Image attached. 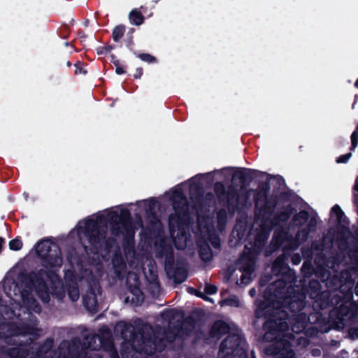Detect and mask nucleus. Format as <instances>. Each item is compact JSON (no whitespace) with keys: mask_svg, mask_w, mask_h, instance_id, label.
<instances>
[{"mask_svg":"<svg viewBox=\"0 0 358 358\" xmlns=\"http://www.w3.org/2000/svg\"><path fill=\"white\" fill-rule=\"evenodd\" d=\"M24 281L26 283L25 287L21 290L13 279L6 278L3 280L6 298L3 299L0 296V313L5 318L12 319V315H17L16 310H22L24 313L25 310L40 312L38 303L29 296L33 291L45 303L50 301V294L58 299L64 296V287L58 276L54 273L40 271L25 278Z\"/></svg>","mask_w":358,"mask_h":358,"instance_id":"nucleus-1","label":"nucleus"},{"mask_svg":"<svg viewBox=\"0 0 358 358\" xmlns=\"http://www.w3.org/2000/svg\"><path fill=\"white\" fill-rule=\"evenodd\" d=\"M107 220L111 224L112 234L117 236L122 234L130 239L134 236V230L130 221V213L127 208L117 206L106 209L97 215L80 221L76 227L79 239L87 253L98 252V248L108 247L106 241Z\"/></svg>","mask_w":358,"mask_h":358,"instance_id":"nucleus-2","label":"nucleus"},{"mask_svg":"<svg viewBox=\"0 0 358 358\" xmlns=\"http://www.w3.org/2000/svg\"><path fill=\"white\" fill-rule=\"evenodd\" d=\"M255 220L252 226V231L255 233L256 240L254 248L245 246L243 256L238 262V268L231 275L233 280H236L238 285H248L254 278L255 269V258L260 249L266 240L268 235L273 224H278L280 221H285L288 215L282 214L273 223L271 209L263 203L258 199L256 201Z\"/></svg>","mask_w":358,"mask_h":358,"instance_id":"nucleus-3","label":"nucleus"},{"mask_svg":"<svg viewBox=\"0 0 358 358\" xmlns=\"http://www.w3.org/2000/svg\"><path fill=\"white\" fill-rule=\"evenodd\" d=\"M171 201L175 215L169 217V229L176 248L183 249L187 245V236L185 229L187 227L186 220L187 199L181 186H176L165 194Z\"/></svg>","mask_w":358,"mask_h":358,"instance_id":"nucleus-4","label":"nucleus"},{"mask_svg":"<svg viewBox=\"0 0 358 358\" xmlns=\"http://www.w3.org/2000/svg\"><path fill=\"white\" fill-rule=\"evenodd\" d=\"M331 220L341 227V231L335 241L341 250H347L350 258L358 262V231L353 236L347 228L346 217L340 206L335 205L331 210Z\"/></svg>","mask_w":358,"mask_h":358,"instance_id":"nucleus-5","label":"nucleus"},{"mask_svg":"<svg viewBox=\"0 0 358 358\" xmlns=\"http://www.w3.org/2000/svg\"><path fill=\"white\" fill-rule=\"evenodd\" d=\"M41 330L34 326L27 327L26 330H22L16 322L1 323L0 324V339L11 345L18 343L20 345L27 343L28 341L36 339L40 336Z\"/></svg>","mask_w":358,"mask_h":358,"instance_id":"nucleus-6","label":"nucleus"},{"mask_svg":"<svg viewBox=\"0 0 358 358\" xmlns=\"http://www.w3.org/2000/svg\"><path fill=\"white\" fill-rule=\"evenodd\" d=\"M227 222V215L224 210L217 213L216 226L212 223V219L209 217H203L198 215V227L205 241H210L214 247L220 246V241L215 234V228L218 231L224 230Z\"/></svg>","mask_w":358,"mask_h":358,"instance_id":"nucleus-7","label":"nucleus"},{"mask_svg":"<svg viewBox=\"0 0 358 358\" xmlns=\"http://www.w3.org/2000/svg\"><path fill=\"white\" fill-rule=\"evenodd\" d=\"M242 343L243 341L239 334L229 335L221 343L219 357L227 358L232 355L233 358H246Z\"/></svg>","mask_w":358,"mask_h":358,"instance_id":"nucleus-8","label":"nucleus"},{"mask_svg":"<svg viewBox=\"0 0 358 358\" xmlns=\"http://www.w3.org/2000/svg\"><path fill=\"white\" fill-rule=\"evenodd\" d=\"M294 224L300 227L294 245L296 247L307 239L310 232L315 229L317 219L315 216H309L305 211H301L294 217Z\"/></svg>","mask_w":358,"mask_h":358,"instance_id":"nucleus-9","label":"nucleus"},{"mask_svg":"<svg viewBox=\"0 0 358 358\" xmlns=\"http://www.w3.org/2000/svg\"><path fill=\"white\" fill-rule=\"evenodd\" d=\"M76 355V358H100L98 354L91 353L83 349L78 353V348L75 343L70 345L68 342H63L61 344L57 358H74Z\"/></svg>","mask_w":358,"mask_h":358,"instance_id":"nucleus-10","label":"nucleus"},{"mask_svg":"<svg viewBox=\"0 0 358 358\" xmlns=\"http://www.w3.org/2000/svg\"><path fill=\"white\" fill-rule=\"evenodd\" d=\"M273 319L271 318L268 320L264 325L265 329L272 327L275 325L274 329L266 333L265 339L266 340L277 339L281 334L284 335L282 331L287 327L286 322L282 320L278 322L275 316H273Z\"/></svg>","mask_w":358,"mask_h":358,"instance_id":"nucleus-11","label":"nucleus"},{"mask_svg":"<svg viewBox=\"0 0 358 358\" xmlns=\"http://www.w3.org/2000/svg\"><path fill=\"white\" fill-rule=\"evenodd\" d=\"M213 337L220 336L226 333H229L230 335L233 334H239L238 331L234 327H230L227 323L222 321H217L215 322L212 328Z\"/></svg>","mask_w":358,"mask_h":358,"instance_id":"nucleus-12","label":"nucleus"},{"mask_svg":"<svg viewBox=\"0 0 358 358\" xmlns=\"http://www.w3.org/2000/svg\"><path fill=\"white\" fill-rule=\"evenodd\" d=\"M275 345L278 350L275 355H278L279 358H294L291 344L286 339L283 338L277 341Z\"/></svg>","mask_w":358,"mask_h":358,"instance_id":"nucleus-13","label":"nucleus"},{"mask_svg":"<svg viewBox=\"0 0 358 358\" xmlns=\"http://www.w3.org/2000/svg\"><path fill=\"white\" fill-rule=\"evenodd\" d=\"M52 248H56L57 246L48 240H43L36 245L35 250L38 256L45 259L52 256L50 254Z\"/></svg>","mask_w":358,"mask_h":358,"instance_id":"nucleus-14","label":"nucleus"},{"mask_svg":"<svg viewBox=\"0 0 358 358\" xmlns=\"http://www.w3.org/2000/svg\"><path fill=\"white\" fill-rule=\"evenodd\" d=\"M24 350L19 348H8L6 350L0 348V358H22Z\"/></svg>","mask_w":358,"mask_h":358,"instance_id":"nucleus-15","label":"nucleus"},{"mask_svg":"<svg viewBox=\"0 0 358 358\" xmlns=\"http://www.w3.org/2000/svg\"><path fill=\"white\" fill-rule=\"evenodd\" d=\"M136 205L138 208L145 210L147 213L153 214L154 209L158 206V202L155 199H150L137 201Z\"/></svg>","mask_w":358,"mask_h":358,"instance_id":"nucleus-16","label":"nucleus"},{"mask_svg":"<svg viewBox=\"0 0 358 358\" xmlns=\"http://www.w3.org/2000/svg\"><path fill=\"white\" fill-rule=\"evenodd\" d=\"M84 305L90 312H94L96 310L97 301L94 292H90L83 297Z\"/></svg>","mask_w":358,"mask_h":358,"instance_id":"nucleus-17","label":"nucleus"},{"mask_svg":"<svg viewBox=\"0 0 358 358\" xmlns=\"http://www.w3.org/2000/svg\"><path fill=\"white\" fill-rule=\"evenodd\" d=\"M90 271L85 270V274H82L81 278H85L87 282L94 280L97 277L100 276V267L97 264H92Z\"/></svg>","mask_w":358,"mask_h":358,"instance_id":"nucleus-18","label":"nucleus"},{"mask_svg":"<svg viewBox=\"0 0 358 358\" xmlns=\"http://www.w3.org/2000/svg\"><path fill=\"white\" fill-rule=\"evenodd\" d=\"M113 265L114 267L115 272L119 275L126 268V264L122 260V257L115 255L113 259Z\"/></svg>","mask_w":358,"mask_h":358,"instance_id":"nucleus-19","label":"nucleus"},{"mask_svg":"<svg viewBox=\"0 0 358 358\" xmlns=\"http://www.w3.org/2000/svg\"><path fill=\"white\" fill-rule=\"evenodd\" d=\"M87 341L89 342L87 348L92 350H96L104 346L102 341L98 336H92L89 337L87 338Z\"/></svg>","mask_w":358,"mask_h":358,"instance_id":"nucleus-20","label":"nucleus"},{"mask_svg":"<svg viewBox=\"0 0 358 358\" xmlns=\"http://www.w3.org/2000/svg\"><path fill=\"white\" fill-rule=\"evenodd\" d=\"M124 252L128 264L131 266H134L136 265V259L133 246L128 245V246L124 249Z\"/></svg>","mask_w":358,"mask_h":358,"instance_id":"nucleus-21","label":"nucleus"},{"mask_svg":"<svg viewBox=\"0 0 358 358\" xmlns=\"http://www.w3.org/2000/svg\"><path fill=\"white\" fill-rule=\"evenodd\" d=\"M222 306H229L231 307H238L240 306V301L236 296H230L220 302Z\"/></svg>","mask_w":358,"mask_h":358,"instance_id":"nucleus-22","label":"nucleus"},{"mask_svg":"<svg viewBox=\"0 0 358 358\" xmlns=\"http://www.w3.org/2000/svg\"><path fill=\"white\" fill-rule=\"evenodd\" d=\"M129 20L132 24L136 25H140L143 22V17L142 15L136 10H132L130 13Z\"/></svg>","mask_w":358,"mask_h":358,"instance_id":"nucleus-23","label":"nucleus"},{"mask_svg":"<svg viewBox=\"0 0 358 358\" xmlns=\"http://www.w3.org/2000/svg\"><path fill=\"white\" fill-rule=\"evenodd\" d=\"M69 296L73 301H76L79 299V291L76 285L69 286L68 289Z\"/></svg>","mask_w":358,"mask_h":358,"instance_id":"nucleus-24","label":"nucleus"},{"mask_svg":"<svg viewBox=\"0 0 358 358\" xmlns=\"http://www.w3.org/2000/svg\"><path fill=\"white\" fill-rule=\"evenodd\" d=\"M301 320L292 326V331L296 334L301 332L306 327L305 316L300 315Z\"/></svg>","mask_w":358,"mask_h":358,"instance_id":"nucleus-25","label":"nucleus"},{"mask_svg":"<svg viewBox=\"0 0 358 358\" xmlns=\"http://www.w3.org/2000/svg\"><path fill=\"white\" fill-rule=\"evenodd\" d=\"M124 33V27L122 26L116 27L113 31V38L114 41H117L122 38Z\"/></svg>","mask_w":358,"mask_h":358,"instance_id":"nucleus-26","label":"nucleus"},{"mask_svg":"<svg viewBox=\"0 0 358 358\" xmlns=\"http://www.w3.org/2000/svg\"><path fill=\"white\" fill-rule=\"evenodd\" d=\"M200 255L204 261H209L212 257V253L208 247H201Z\"/></svg>","mask_w":358,"mask_h":358,"instance_id":"nucleus-27","label":"nucleus"},{"mask_svg":"<svg viewBox=\"0 0 358 358\" xmlns=\"http://www.w3.org/2000/svg\"><path fill=\"white\" fill-rule=\"evenodd\" d=\"M22 243L20 240L15 238L9 242V248L13 250H19L21 249Z\"/></svg>","mask_w":358,"mask_h":358,"instance_id":"nucleus-28","label":"nucleus"},{"mask_svg":"<svg viewBox=\"0 0 358 358\" xmlns=\"http://www.w3.org/2000/svg\"><path fill=\"white\" fill-rule=\"evenodd\" d=\"M351 150H354L358 144V125L355 131H353V133L351 135Z\"/></svg>","mask_w":358,"mask_h":358,"instance_id":"nucleus-29","label":"nucleus"},{"mask_svg":"<svg viewBox=\"0 0 358 358\" xmlns=\"http://www.w3.org/2000/svg\"><path fill=\"white\" fill-rule=\"evenodd\" d=\"M222 171H216L213 173H208L205 175H199V176H196V177L194 178H192L190 180L191 183L192 184H196L197 182H199L201 178H205V177H208V176H210L211 175H215L216 173H222Z\"/></svg>","mask_w":358,"mask_h":358,"instance_id":"nucleus-30","label":"nucleus"},{"mask_svg":"<svg viewBox=\"0 0 358 358\" xmlns=\"http://www.w3.org/2000/svg\"><path fill=\"white\" fill-rule=\"evenodd\" d=\"M138 57L140 59L148 64L155 62L156 61L155 58L149 54H139Z\"/></svg>","mask_w":358,"mask_h":358,"instance_id":"nucleus-31","label":"nucleus"},{"mask_svg":"<svg viewBox=\"0 0 358 358\" xmlns=\"http://www.w3.org/2000/svg\"><path fill=\"white\" fill-rule=\"evenodd\" d=\"M352 157V153L349 152L345 155L340 156L337 159L336 162L338 164L346 163Z\"/></svg>","mask_w":358,"mask_h":358,"instance_id":"nucleus-32","label":"nucleus"},{"mask_svg":"<svg viewBox=\"0 0 358 358\" xmlns=\"http://www.w3.org/2000/svg\"><path fill=\"white\" fill-rule=\"evenodd\" d=\"M266 309H268L265 313L264 312V307L259 306L258 309L256 311L257 317H263V316H267L268 315V311L270 310L269 307H266Z\"/></svg>","mask_w":358,"mask_h":358,"instance_id":"nucleus-33","label":"nucleus"},{"mask_svg":"<svg viewBox=\"0 0 358 358\" xmlns=\"http://www.w3.org/2000/svg\"><path fill=\"white\" fill-rule=\"evenodd\" d=\"M205 291L208 294H215L217 291V288L211 285H207L205 287Z\"/></svg>","mask_w":358,"mask_h":358,"instance_id":"nucleus-34","label":"nucleus"},{"mask_svg":"<svg viewBox=\"0 0 358 358\" xmlns=\"http://www.w3.org/2000/svg\"><path fill=\"white\" fill-rule=\"evenodd\" d=\"M61 264H62V259L58 256V255L56 254L55 255V262L54 263H51V265L52 266H60Z\"/></svg>","mask_w":358,"mask_h":358,"instance_id":"nucleus-35","label":"nucleus"},{"mask_svg":"<svg viewBox=\"0 0 358 358\" xmlns=\"http://www.w3.org/2000/svg\"><path fill=\"white\" fill-rule=\"evenodd\" d=\"M75 72L76 74H85L86 71L83 69L78 64H75Z\"/></svg>","mask_w":358,"mask_h":358,"instance_id":"nucleus-36","label":"nucleus"},{"mask_svg":"<svg viewBox=\"0 0 358 358\" xmlns=\"http://www.w3.org/2000/svg\"><path fill=\"white\" fill-rule=\"evenodd\" d=\"M143 75V70L141 68H138L136 69L135 73L134 74V77L135 78H140Z\"/></svg>","mask_w":358,"mask_h":358,"instance_id":"nucleus-37","label":"nucleus"},{"mask_svg":"<svg viewBox=\"0 0 358 358\" xmlns=\"http://www.w3.org/2000/svg\"><path fill=\"white\" fill-rule=\"evenodd\" d=\"M186 279V275L185 273H183L181 275V278H180L179 279H178L177 276H175V281L177 283H181L183 281H185Z\"/></svg>","mask_w":358,"mask_h":358,"instance_id":"nucleus-38","label":"nucleus"},{"mask_svg":"<svg viewBox=\"0 0 358 358\" xmlns=\"http://www.w3.org/2000/svg\"><path fill=\"white\" fill-rule=\"evenodd\" d=\"M199 296L203 298L204 300L207 301H210V302H213V300L212 298L208 296H206L204 294H202L201 293L200 294L198 295Z\"/></svg>","mask_w":358,"mask_h":358,"instance_id":"nucleus-39","label":"nucleus"},{"mask_svg":"<svg viewBox=\"0 0 358 358\" xmlns=\"http://www.w3.org/2000/svg\"><path fill=\"white\" fill-rule=\"evenodd\" d=\"M115 73L117 75H121V74H123L124 73V71L123 70V69L120 66H117L115 67Z\"/></svg>","mask_w":358,"mask_h":358,"instance_id":"nucleus-40","label":"nucleus"},{"mask_svg":"<svg viewBox=\"0 0 358 358\" xmlns=\"http://www.w3.org/2000/svg\"><path fill=\"white\" fill-rule=\"evenodd\" d=\"M350 335L352 337V338H355V337H358V330L357 329H351L350 331Z\"/></svg>","mask_w":358,"mask_h":358,"instance_id":"nucleus-41","label":"nucleus"},{"mask_svg":"<svg viewBox=\"0 0 358 358\" xmlns=\"http://www.w3.org/2000/svg\"><path fill=\"white\" fill-rule=\"evenodd\" d=\"M169 251V248H164L162 251L159 252V255L163 256L164 255H167Z\"/></svg>","mask_w":358,"mask_h":358,"instance_id":"nucleus-42","label":"nucleus"},{"mask_svg":"<svg viewBox=\"0 0 358 358\" xmlns=\"http://www.w3.org/2000/svg\"><path fill=\"white\" fill-rule=\"evenodd\" d=\"M112 62L114 64V65L116 66H120V62L117 59L115 58V57H112Z\"/></svg>","mask_w":358,"mask_h":358,"instance_id":"nucleus-43","label":"nucleus"},{"mask_svg":"<svg viewBox=\"0 0 358 358\" xmlns=\"http://www.w3.org/2000/svg\"><path fill=\"white\" fill-rule=\"evenodd\" d=\"M294 264H298L300 262V258L299 257H294L292 259Z\"/></svg>","mask_w":358,"mask_h":358,"instance_id":"nucleus-44","label":"nucleus"},{"mask_svg":"<svg viewBox=\"0 0 358 358\" xmlns=\"http://www.w3.org/2000/svg\"><path fill=\"white\" fill-rule=\"evenodd\" d=\"M249 293L252 296H254L256 294V291L255 289H252L250 290Z\"/></svg>","mask_w":358,"mask_h":358,"instance_id":"nucleus-45","label":"nucleus"},{"mask_svg":"<svg viewBox=\"0 0 358 358\" xmlns=\"http://www.w3.org/2000/svg\"><path fill=\"white\" fill-rule=\"evenodd\" d=\"M354 189L356 190V191H358V177L356 179V181H355V187Z\"/></svg>","mask_w":358,"mask_h":358,"instance_id":"nucleus-46","label":"nucleus"},{"mask_svg":"<svg viewBox=\"0 0 358 358\" xmlns=\"http://www.w3.org/2000/svg\"><path fill=\"white\" fill-rule=\"evenodd\" d=\"M156 227H157V228H158V227H161V224H160V222H159L158 220H157V221H156Z\"/></svg>","mask_w":358,"mask_h":358,"instance_id":"nucleus-47","label":"nucleus"},{"mask_svg":"<svg viewBox=\"0 0 358 358\" xmlns=\"http://www.w3.org/2000/svg\"><path fill=\"white\" fill-rule=\"evenodd\" d=\"M124 324L123 323H120V324H117V330H118V329H119L120 327H121L122 326H124Z\"/></svg>","mask_w":358,"mask_h":358,"instance_id":"nucleus-48","label":"nucleus"},{"mask_svg":"<svg viewBox=\"0 0 358 358\" xmlns=\"http://www.w3.org/2000/svg\"><path fill=\"white\" fill-rule=\"evenodd\" d=\"M70 275H71V273H66L65 274V278H66V279H68V278H69V276H70Z\"/></svg>","mask_w":358,"mask_h":358,"instance_id":"nucleus-49","label":"nucleus"},{"mask_svg":"<svg viewBox=\"0 0 358 358\" xmlns=\"http://www.w3.org/2000/svg\"><path fill=\"white\" fill-rule=\"evenodd\" d=\"M219 187H220L221 188H222V187H223V186H222V185L221 183L217 184V185H216L217 189Z\"/></svg>","mask_w":358,"mask_h":358,"instance_id":"nucleus-50","label":"nucleus"},{"mask_svg":"<svg viewBox=\"0 0 358 358\" xmlns=\"http://www.w3.org/2000/svg\"><path fill=\"white\" fill-rule=\"evenodd\" d=\"M355 86L358 88V79L356 80Z\"/></svg>","mask_w":358,"mask_h":358,"instance_id":"nucleus-51","label":"nucleus"},{"mask_svg":"<svg viewBox=\"0 0 358 358\" xmlns=\"http://www.w3.org/2000/svg\"><path fill=\"white\" fill-rule=\"evenodd\" d=\"M355 293L358 294V285L355 287Z\"/></svg>","mask_w":358,"mask_h":358,"instance_id":"nucleus-52","label":"nucleus"},{"mask_svg":"<svg viewBox=\"0 0 358 358\" xmlns=\"http://www.w3.org/2000/svg\"><path fill=\"white\" fill-rule=\"evenodd\" d=\"M106 52H109V51H110V48H106Z\"/></svg>","mask_w":358,"mask_h":358,"instance_id":"nucleus-53","label":"nucleus"},{"mask_svg":"<svg viewBox=\"0 0 358 358\" xmlns=\"http://www.w3.org/2000/svg\"><path fill=\"white\" fill-rule=\"evenodd\" d=\"M31 358H35V357H31Z\"/></svg>","mask_w":358,"mask_h":358,"instance_id":"nucleus-54","label":"nucleus"}]
</instances>
